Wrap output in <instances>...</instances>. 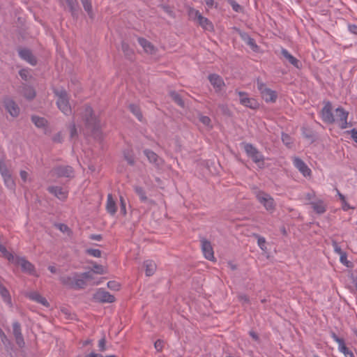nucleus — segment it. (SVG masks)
Segmentation results:
<instances>
[{
    "mask_svg": "<svg viewBox=\"0 0 357 357\" xmlns=\"http://www.w3.org/2000/svg\"><path fill=\"white\" fill-rule=\"evenodd\" d=\"M154 347L157 351H161L163 347V342L160 340L155 341Z\"/></svg>",
    "mask_w": 357,
    "mask_h": 357,
    "instance_id": "obj_51",
    "label": "nucleus"
},
{
    "mask_svg": "<svg viewBox=\"0 0 357 357\" xmlns=\"http://www.w3.org/2000/svg\"><path fill=\"white\" fill-rule=\"evenodd\" d=\"M257 88L263 99L266 102H275L277 98L276 93L274 91L268 88L265 84L259 80L257 81Z\"/></svg>",
    "mask_w": 357,
    "mask_h": 357,
    "instance_id": "obj_7",
    "label": "nucleus"
},
{
    "mask_svg": "<svg viewBox=\"0 0 357 357\" xmlns=\"http://www.w3.org/2000/svg\"><path fill=\"white\" fill-rule=\"evenodd\" d=\"M349 30L351 33L357 36V25H355V24L349 25Z\"/></svg>",
    "mask_w": 357,
    "mask_h": 357,
    "instance_id": "obj_53",
    "label": "nucleus"
},
{
    "mask_svg": "<svg viewBox=\"0 0 357 357\" xmlns=\"http://www.w3.org/2000/svg\"><path fill=\"white\" fill-rule=\"evenodd\" d=\"M56 174L60 176L70 177L73 174V170L71 167H59L55 169Z\"/></svg>",
    "mask_w": 357,
    "mask_h": 357,
    "instance_id": "obj_26",
    "label": "nucleus"
},
{
    "mask_svg": "<svg viewBox=\"0 0 357 357\" xmlns=\"http://www.w3.org/2000/svg\"><path fill=\"white\" fill-rule=\"evenodd\" d=\"M23 96L27 99H32L36 96L34 89L31 86H25L23 89Z\"/></svg>",
    "mask_w": 357,
    "mask_h": 357,
    "instance_id": "obj_33",
    "label": "nucleus"
},
{
    "mask_svg": "<svg viewBox=\"0 0 357 357\" xmlns=\"http://www.w3.org/2000/svg\"><path fill=\"white\" fill-rule=\"evenodd\" d=\"M86 357H103L101 354H96V353H91L89 355L86 356Z\"/></svg>",
    "mask_w": 357,
    "mask_h": 357,
    "instance_id": "obj_60",
    "label": "nucleus"
},
{
    "mask_svg": "<svg viewBox=\"0 0 357 357\" xmlns=\"http://www.w3.org/2000/svg\"><path fill=\"white\" fill-rule=\"evenodd\" d=\"M70 131L71 137H73L77 135V128L75 127V125L73 124L70 126Z\"/></svg>",
    "mask_w": 357,
    "mask_h": 357,
    "instance_id": "obj_54",
    "label": "nucleus"
},
{
    "mask_svg": "<svg viewBox=\"0 0 357 357\" xmlns=\"http://www.w3.org/2000/svg\"><path fill=\"white\" fill-rule=\"evenodd\" d=\"M84 10L87 13L90 18H93L94 15L92 10V5L91 0H80Z\"/></svg>",
    "mask_w": 357,
    "mask_h": 357,
    "instance_id": "obj_30",
    "label": "nucleus"
},
{
    "mask_svg": "<svg viewBox=\"0 0 357 357\" xmlns=\"http://www.w3.org/2000/svg\"><path fill=\"white\" fill-rule=\"evenodd\" d=\"M13 335L15 337L17 344L20 347H23L24 345V341L21 333L20 325L17 322H14L13 324Z\"/></svg>",
    "mask_w": 357,
    "mask_h": 357,
    "instance_id": "obj_20",
    "label": "nucleus"
},
{
    "mask_svg": "<svg viewBox=\"0 0 357 357\" xmlns=\"http://www.w3.org/2000/svg\"><path fill=\"white\" fill-rule=\"evenodd\" d=\"M258 201L270 212H273L275 208V203L273 197L264 192H258L256 195Z\"/></svg>",
    "mask_w": 357,
    "mask_h": 357,
    "instance_id": "obj_9",
    "label": "nucleus"
},
{
    "mask_svg": "<svg viewBox=\"0 0 357 357\" xmlns=\"http://www.w3.org/2000/svg\"><path fill=\"white\" fill-rule=\"evenodd\" d=\"M281 54L294 66L299 68L298 60L292 56L286 49L281 50Z\"/></svg>",
    "mask_w": 357,
    "mask_h": 357,
    "instance_id": "obj_24",
    "label": "nucleus"
},
{
    "mask_svg": "<svg viewBox=\"0 0 357 357\" xmlns=\"http://www.w3.org/2000/svg\"><path fill=\"white\" fill-rule=\"evenodd\" d=\"M239 298L243 302H247L248 301V298L245 295H241L239 296Z\"/></svg>",
    "mask_w": 357,
    "mask_h": 357,
    "instance_id": "obj_62",
    "label": "nucleus"
},
{
    "mask_svg": "<svg viewBox=\"0 0 357 357\" xmlns=\"http://www.w3.org/2000/svg\"><path fill=\"white\" fill-rule=\"evenodd\" d=\"M314 211L319 214H322L326 211V205L324 201L317 199L310 202Z\"/></svg>",
    "mask_w": 357,
    "mask_h": 357,
    "instance_id": "obj_25",
    "label": "nucleus"
},
{
    "mask_svg": "<svg viewBox=\"0 0 357 357\" xmlns=\"http://www.w3.org/2000/svg\"><path fill=\"white\" fill-rule=\"evenodd\" d=\"M107 287L112 290H119L120 285L115 281H109L107 282Z\"/></svg>",
    "mask_w": 357,
    "mask_h": 357,
    "instance_id": "obj_43",
    "label": "nucleus"
},
{
    "mask_svg": "<svg viewBox=\"0 0 357 357\" xmlns=\"http://www.w3.org/2000/svg\"><path fill=\"white\" fill-rule=\"evenodd\" d=\"M125 158L129 164L132 165L134 163V158L132 155L125 153Z\"/></svg>",
    "mask_w": 357,
    "mask_h": 357,
    "instance_id": "obj_56",
    "label": "nucleus"
},
{
    "mask_svg": "<svg viewBox=\"0 0 357 357\" xmlns=\"http://www.w3.org/2000/svg\"><path fill=\"white\" fill-rule=\"evenodd\" d=\"M331 337L338 344L339 351L343 354L345 357H355L353 352L346 347L343 339L340 338L335 333H333Z\"/></svg>",
    "mask_w": 357,
    "mask_h": 357,
    "instance_id": "obj_14",
    "label": "nucleus"
},
{
    "mask_svg": "<svg viewBox=\"0 0 357 357\" xmlns=\"http://www.w3.org/2000/svg\"><path fill=\"white\" fill-rule=\"evenodd\" d=\"M206 6L208 8H211L214 6L215 3L213 0H204Z\"/></svg>",
    "mask_w": 357,
    "mask_h": 357,
    "instance_id": "obj_58",
    "label": "nucleus"
},
{
    "mask_svg": "<svg viewBox=\"0 0 357 357\" xmlns=\"http://www.w3.org/2000/svg\"><path fill=\"white\" fill-rule=\"evenodd\" d=\"M48 191L61 200H64L68 196V190L61 186H50Z\"/></svg>",
    "mask_w": 357,
    "mask_h": 357,
    "instance_id": "obj_16",
    "label": "nucleus"
},
{
    "mask_svg": "<svg viewBox=\"0 0 357 357\" xmlns=\"http://www.w3.org/2000/svg\"><path fill=\"white\" fill-rule=\"evenodd\" d=\"M48 269H49V271H50L51 273H56V268H55L54 266H50L48 267Z\"/></svg>",
    "mask_w": 357,
    "mask_h": 357,
    "instance_id": "obj_64",
    "label": "nucleus"
},
{
    "mask_svg": "<svg viewBox=\"0 0 357 357\" xmlns=\"http://www.w3.org/2000/svg\"><path fill=\"white\" fill-rule=\"evenodd\" d=\"M321 120L328 124L337 123L341 129L349 127V112L342 107H337L333 112L332 103L330 101L324 102V105L320 111Z\"/></svg>",
    "mask_w": 357,
    "mask_h": 357,
    "instance_id": "obj_1",
    "label": "nucleus"
},
{
    "mask_svg": "<svg viewBox=\"0 0 357 357\" xmlns=\"http://www.w3.org/2000/svg\"><path fill=\"white\" fill-rule=\"evenodd\" d=\"M241 37L243 39V40L250 46V47L253 50L254 52H258L259 51V47L256 44L255 41L253 38L250 37L247 33H241Z\"/></svg>",
    "mask_w": 357,
    "mask_h": 357,
    "instance_id": "obj_23",
    "label": "nucleus"
},
{
    "mask_svg": "<svg viewBox=\"0 0 357 357\" xmlns=\"http://www.w3.org/2000/svg\"><path fill=\"white\" fill-rule=\"evenodd\" d=\"M0 174L3 179L5 185L8 189L13 190L15 188V183L4 162L1 160H0Z\"/></svg>",
    "mask_w": 357,
    "mask_h": 357,
    "instance_id": "obj_5",
    "label": "nucleus"
},
{
    "mask_svg": "<svg viewBox=\"0 0 357 357\" xmlns=\"http://www.w3.org/2000/svg\"><path fill=\"white\" fill-rule=\"evenodd\" d=\"M94 273L102 275L107 273V269L102 265L95 264L93 266L92 271Z\"/></svg>",
    "mask_w": 357,
    "mask_h": 357,
    "instance_id": "obj_37",
    "label": "nucleus"
},
{
    "mask_svg": "<svg viewBox=\"0 0 357 357\" xmlns=\"http://www.w3.org/2000/svg\"><path fill=\"white\" fill-rule=\"evenodd\" d=\"M0 252L1 255L6 258L10 262H13L16 256L13 255L12 253H10L6 248L4 245L0 243Z\"/></svg>",
    "mask_w": 357,
    "mask_h": 357,
    "instance_id": "obj_32",
    "label": "nucleus"
},
{
    "mask_svg": "<svg viewBox=\"0 0 357 357\" xmlns=\"http://www.w3.org/2000/svg\"><path fill=\"white\" fill-rule=\"evenodd\" d=\"M62 3H66L69 10L72 12L73 14L74 12L76 11L77 8V3L75 0H61Z\"/></svg>",
    "mask_w": 357,
    "mask_h": 357,
    "instance_id": "obj_34",
    "label": "nucleus"
},
{
    "mask_svg": "<svg viewBox=\"0 0 357 357\" xmlns=\"http://www.w3.org/2000/svg\"><path fill=\"white\" fill-rule=\"evenodd\" d=\"M230 5L231 6L234 10L239 12L241 10V6L234 0H229Z\"/></svg>",
    "mask_w": 357,
    "mask_h": 357,
    "instance_id": "obj_46",
    "label": "nucleus"
},
{
    "mask_svg": "<svg viewBox=\"0 0 357 357\" xmlns=\"http://www.w3.org/2000/svg\"><path fill=\"white\" fill-rule=\"evenodd\" d=\"M55 95L57 97L56 104L59 109L65 114L69 115L71 114V107L69 105L67 93L66 91L56 89L54 91Z\"/></svg>",
    "mask_w": 357,
    "mask_h": 357,
    "instance_id": "obj_4",
    "label": "nucleus"
},
{
    "mask_svg": "<svg viewBox=\"0 0 357 357\" xmlns=\"http://www.w3.org/2000/svg\"><path fill=\"white\" fill-rule=\"evenodd\" d=\"M333 247L335 252L339 255L340 256L345 252L342 250L340 246H339V245L336 242H333Z\"/></svg>",
    "mask_w": 357,
    "mask_h": 357,
    "instance_id": "obj_45",
    "label": "nucleus"
},
{
    "mask_svg": "<svg viewBox=\"0 0 357 357\" xmlns=\"http://www.w3.org/2000/svg\"><path fill=\"white\" fill-rule=\"evenodd\" d=\"M25 295L31 301L38 303L45 307L49 306V303L47 299L42 296L38 291L26 292Z\"/></svg>",
    "mask_w": 357,
    "mask_h": 357,
    "instance_id": "obj_19",
    "label": "nucleus"
},
{
    "mask_svg": "<svg viewBox=\"0 0 357 357\" xmlns=\"http://www.w3.org/2000/svg\"><path fill=\"white\" fill-rule=\"evenodd\" d=\"M200 122L208 128H211V119L206 116L200 115L199 118Z\"/></svg>",
    "mask_w": 357,
    "mask_h": 357,
    "instance_id": "obj_39",
    "label": "nucleus"
},
{
    "mask_svg": "<svg viewBox=\"0 0 357 357\" xmlns=\"http://www.w3.org/2000/svg\"><path fill=\"white\" fill-rule=\"evenodd\" d=\"M86 253L89 255H91L94 257H101V251L98 249H87Z\"/></svg>",
    "mask_w": 357,
    "mask_h": 357,
    "instance_id": "obj_40",
    "label": "nucleus"
},
{
    "mask_svg": "<svg viewBox=\"0 0 357 357\" xmlns=\"http://www.w3.org/2000/svg\"><path fill=\"white\" fill-rule=\"evenodd\" d=\"M84 273H89V277L86 279L87 281H91V284L93 285H98L102 282L101 280H95L93 278V273L91 271L85 272Z\"/></svg>",
    "mask_w": 357,
    "mask_h": 357,
    "instance_id": "obj_41",
    "label": "nucleus"
},
{
    "mask_svg": "<svg viewBox=\"0 0 357 357\" xmlns=\"http://www.w3.org/2000/svg\"><path fill=\"white\" fill-rule=\"evenodd\" d=\"M243 148L248 156L252 158L255 163L263 162L264 156L252 144H244Z\"/></svg>",
    "mask_w": 357,
    "mask_h": 357,
    "instance_id": "obj_10",
    "label": "nucleus"
},
{
    "mask_svg": "<svg viewBox=\"0 0 357 357\" xmlns=\"http://www.w3.org/2000/svg\"><path fill=\"white\" fill-rule=\"evenodd\" d=\"M170 96L172 97V98L180 106L183 107L184 105V102L182 100V98H181L180 95L178 94L176 92H171L170 93Z\"/></svg>",
    "mask_w": 357,
    "mask_h": 357,
    "instance_id": "obj_38",
    "label": "nucleus"
},
{
    "mask_svg": "<svg viewBox=\"0 0 357 357\" xmlns=\"http://www.w3.org/2000/svg\"><path fill=\"white\" fill-rule=\"evenodd\" d=\"M349 132L351 135L352 139L357 143V130L355 129H352Z\"/></svg>",
    "mask_w": 357,
    "mask_h": 357,
    "instance_id": "obj_55",
    "label": "nucleus"
},
{
    "mask_svg": "<svg viewBox=\"0 0 357 357\" xmlns=\"http://www.w3.org/2000/svg\"><path fill=\"white\" fill-rule=\"evenodd\" d=\"M3 105L6 110L13 117H16L20 114V107L17 105L10 98H5L3 100Z\"/></svg>",
    "mask_w": 357,
    "mask_h": 357,
    "instance_id": "obj_13",
    "label": "nucleus"
},
{
    "mask_svg": "<svg viewBox=\"0 0 357 357\" xmlns=\"http://www.w3.org/2000/svg\"><path fill=\"white\" fill-rule=\"evenodd\" d=\"M33 123L37 126L38 128H43L46 126L47 121L43 117H40L38 116H33L32 118Z\"/></svg>",
    "mask_w": 357,
    "mask_h": 357,
    "instance_id": "obj_31",
    "label": "nucleus"
},
{
    "mask_svg": "<svg viewBox=\"0 0 357 357\" xmlns=\"http://www.w3.org/2000/svg\"><path fill=\"white\" fill-rule=\"evenodd\" d=\"M201 246L204 257L210 261H213L215 257L211 243L206 239H202L201 240Z\"/></svg>",
    "mask_w": 357,
    "mask_h": 357,
    "instance_id": "obj_15",
    "label": "nucleus"
},
{
    "mask_svg": "<svg viewBox=\"0 0 357 357\" xmlns=\"http://www.w3.org/2000/svg\"><path fill=\"white\" fill-rule=\"evenodd\" d=\"M120 202H121V209L120 212L122 215H125L126 214V202L123 197H120Z\"/></svg>",
    "mask_w": 357,
    "mask_h": 357,
    "instance_id": "obj_44",
    "label": "nucleus"
},
{
    "mask_svg": "<svg viewBox=\"0 0 357 357\" xmlns=\"http://www.w3.org/2000/svg\"><path fill=\"white\" fill-rule=\"evenodd\" d=\"M340 261L342 264L344 265H346L347 266H349V261L347 260V253L344 252L342 255L340 256Z\"/></svg>",
    "mask_w": 357,
    "mask_h": 357,
    "instance_id": "obj_47",
    "label": "nucleus"
},
{
    "mask_svg": "<svg viewBox=\"0 0 357 357\" xmlns=\"http://www.w3.org/2000/svg\"><path fill=\"white\" fill-rule=\"evenodd\" d=\"M282 139L284 144L289 146L291 144V138L287 134H282Z\"/></svg>",
    "mask_w": 357,
    "mask_h": 357,
    "instance_id": "obj_49",
    "label": "nucleus"
},
{
    "mask_svg": "<svg viewBox=\"0 0 357 357\" xmlns=\"http://www.w3.org/2000/svg\"><path fill=\"white\" fill-rule=\"evenodd\" d=\"M314 196H315V195H314V192H312L311 193H307L306 195V199H308V200H311L312 198L314 197Z\"/></svg>",
    "mask_w": 357,
    "mask_h": 357,
    "instance_id": "obj_61",
    "label": "nucleus"
},
{
    "mask_svg": "<svg viewBox=\"0 0 357 357\" xmlns=\"http://www.w3.org/2000/svg\"><path fill=\"white\" fill-rule=\"evenodd\" d=\"M62 138L61 134L58 133L56 135H55L53 138L54 142H61V139Z\"/></svg>",
    "mask_w": 357,
    "mask_h": 357,
    "instance_id": "obj_59",
    "label": "nucleus"
},
{
    "mask_svg": "<svg viewBox=\"0 0 357 357\" xmlns=\"http://www.w3.org/2000/svg\"><path fill=\"white\" fill-rule=\"evenodd\" d=\"M83 118L86 121V125L92 130L98 128L100 123L96 115L93 114V110L90 107H86L83 114Z\"/></svg>",
    "mask_w": 357,
    "mask_h": 357,
    "instance_id": "obj_6",
    "label": "nucleus"
},
{
    "mask_svg": "<svg viewBox=\"0 0 357 357\" xmlns=\"http://www.w3.org/2000/svg\"><path fill=\"white\" fill-rule=\"evenodd\" d=\"M211 84L213 86L216 91H222L225 86V83L222 77L216 74H212L208 76Z\"/></svg>",
    "mask_w": 357,
    "mask_h": 357,
    "instance_id": "obj_18",
    "label": "nucleus"
},
{
    "mask_svg": "<svg viewBox=\"0 0 357 357\" xmlns=\"http://www.w3.org/2000/svg\"><path fill=\"white\" fill-rule=\"evenodd\" d=\"M257 243L259 247L264 251L266 250V240L264 237L259 236L258 237Z\"/></svg>",
    "mask_w": 357,
    "mask_h": 357,
    "instance_id": "obj_42",
    "label": "nucleus"
},
{
    "mask_svg": "<svg viewBox=\"0 0 357 357\" xmlns=\"http://www.w3.org/2000/svg\"><path fill=\"white\" fill-rule=\"evenodd\" d=\"M21 178L26 182L28 179L29 174L26 171L22 170L20 173Z\"/></svg>",
    "mask_w": 357,
    "mask_h": 357,
    "instance_id": "obj_52",
    "label": "nucleus"
},
{
    "mask_svg": "<svg viewBox=\"0 0 357 357\" xmlns=\"http://www.w3.org/2000/svg\"><path fill=\"white\" fill-rule=\"evenodd\" d=\"M89 273H73L71 275L62 276L60 278L61 282L73 289H82L86 284V279Z\"/></svg>",
    "mask_w": 357,
    "mask_h": 357,
    "instance_id": "obj_2",
    "label": "nucleus"
},
{
    "mask_svg": "<svg viewBox=\"0 0 357 357\" xmlns=\"http://www.w3.org/2000/svg\"><path fill=\"white\" fill-rule=\"evenodd\" d=\"M294 165L298 170L303 174V176H309L311 174V169L300 158H295L294 159Z\"/></svg>",
    "mask_w": 357,
    "mask_h": 357,
    "instance_id": "obj_17",
    "label": "nucleus"
},
{
    "mask_svg": "<svg viewBox=\"0 0 357 357\" xmlns=\"http://www.w3.org/2000/svg\"><path fill=\"white\" fill-rule=\"evenodd\" d=\"M93 298L100 303H113L114 297L103 289H99L93 295Z\"/></svg>",
    "mask_w": 357,
    "mask_h": 357,
    "instance_id": "obj_11",
    "label": "nucleus"
},
{
    "mask_svg": "<svg viewBox=\"0 0 357 357\" xmlns=\"http://www.w3.org/2000/svg\"><path fill=\"white\" fill-rule=\"evenodd\" d=\"M106 209L111 215H114L116 212V206L115 201L112 198V195L109 194L107 195Z\"/></svg>",
    "mask_w": 357,
    "mask_h": 357,
    "instance_id": "obj_27",
    "label": "nucleus"
},
{
    "mask_svg": "<svg viewBox=\"0 0 357 357\" xmlns=\"http://www.w3.org/2000/svg\"><path fill=\"white\" fill-rule=\"evenodd\" d=\"M138 42L146 53L150 54L155 53V47L149 40L139 38Z\"/></svg>",
    "mask_w": 357,
    "mask_h": 357,
    "instance_id": "obj_22",
    "label": "nucleus"
},
{
    "mask_svg": "<svg viewBox=\"0 0 357 357\" xmlns=\"http://www.w3.org/2000/svg\"><path fill=\"white\" fill-rule=\"evenodd\" d=\"M98 347L100 351H105L106 349V341L105 338H102L98 342Z\"/></svg>",
    "mask_w": 357,
    "mask_h": 357,
    "instance_id": "obj_48",
    "label": "nucleus"
},
{
    "mask_svg": "<svg viewBox=\"0 0 357 357\" xmlns=\"http://www.w3.org/2000/svg\"><path fill=\"white\" fill-rule=\"evenodd\" d=\"M19 73L22 78L25 80H26L28 79V77L29 76V73L26 69L21 70Z\"/></svg>",
    "mask_w": 357,
    "mask_h": 357,
    "instance_id": "obj_50",
    "label": "nucleus"
},
{
    "mask_svg": "<svg viewBox=\"0 0 357 357\" xmlns=\"http://www.w3.org/2000/svg\"><path fill=\"white\" fill-rule=\"evenodd\" d=\"M250 335L255 340H258V336H257V335L255 333L251 331V332H250Z\"/></svg>",
    "mask_w": 357,
    "mask_h": 357,
    "instance_id": "obj_63",
    "label": "nucleus"
},
{
    "mask_svg": "<svg viewBox=\"0 0 357 357\" xmlns=\"http://www.w3.org/2000/svg\"><path fill=\"white\" fill-rule=\"evenodd\" d=\"M144 266L146 268V275L151 276L153 275L156 270V265L154 261L151 260H146L144 261Z\"/></svg>",
    "mask_w": 357,
    "mask_h": 357,
    "instance_id": "obj_28",
    "label": "nucleus"
},
{
    "mask_svg": "<svg viewBox=\"0 0 357 357\" xmlns=\"http://www.w3.org/2000/svg\"><path fill=\"white\" fill-rule=\"evenodd\" d=\"M12 264L21 266L23 271L35 276H38L33 265L24 257L16 256Z\"/></svg>",
    "mask_w": 357,
    "mask_h": 357,
    "instance_id": "obj_8",
    "label": "nucleus"
},
{
    "mask_svg": "<svg viewBox=\"0 0 357 357\" xmlns=\"http://www.w3.org/2000/svg\"><path fill=\"white\" fill-rule=\"evenodd\" d=\"M190 18L197 22L204 30L211 31L213 30L212 22L206 17L202 15L200 12L195 8L188 10Z\"/></svg>",
    "mask_w": 357,
    "mask_h": 357,
    "instance_id": "obj_3",
    "label": "nucleus"
},
{
    "mask_svg": "<svg viewBox=\"0 0 357 357\" xmlns=\"http://www.w3.org/2000/svg\"><path fill=\"white\" fill-rule=\"evenodd\" d=\"M19 55L20 56L29 63L32 66L36 64V60L30 50L27 49H20L19 50Z\"/></svg>",
    "mask_w": 357,
    "mask_h": 357,
    "instance_id": "obj_21",
    "label": "nucleus"
},
{
    "mask_svg": "<svg viewBox=\"0 0 357 357\" xmlns=\"http://www.w3.org/2000/svg\"><path fill=\"white\" fill-rule=\"evenodd\" d=\"M239 100L241 105L251 109H256L259 107L258 102L252 98H249L248 94L244 92H238Z\"/></svg>",
    "mask_w": 357,
    "mask_h": 357,
    "instance_id": "obj_12",
    "label": "nucleus"
},
{
    "mask_svg": "<svg viewBox=\"0 0 357 357\" xmlns=\"http://www.w3.org/2000/svg\"><path fill=\"white\" fill-rule=\"evenodd\" d=\"M0 337H1V340L3 342V344H6V342L8 341V340H7L6 335H5V333L3 332V331L1 329H0Z\"/></svg>",
    "mask_w": 357,
    "mask_h": 357,
    "instance_id": "obj_57",
    "label": "nucleus"
},
{
    "mask_svg": "<svg viewBox=\"0 0 357 357\" xmlns=\"http://www.w3.org/2000/svg\"><path fill=\"white\" fill-rule=\"evenodd\" d=\"M144 154L146 155V156L147 157V158L150 162H152L157 165H158L160 164V160L158 158V156L157 155V154L155 153L154 152L149 151V150H145Z\"/></svg>",
    "mask_w": 357,
    "mask_h": 357,
    "instance_id": "obj_29",
    "label": "nucleus"
},
{
    "mask_svg": "<svg viewBox=\"0 0 357 357\" xmlns=\"http://www.w3.org/2000/svg\"><path fill=\"white\" fill-rule=\"evenodd\" d=\"M135 191L137 193V195L139 196L140 200L142 202H145L148 200L147 197L146 195V192L144 190L140 187V186H135Z\"/></svg>",
    "mask_w": 357,
    "mask_h": 357,
    "instance_id": "obj_35",
    "label": "nucleus"
},
{
    "mask_svg": "<svg viewBox=\"0 0 357 357\" xmlns=\"http://www.w3.org/2000/svg\"><path fill=\"white\" fill-rule=\"evenodd\" d=\"M130 109L133 114L138 119L139 121H142V114L139 107L135 105H130Z\"/></svg>",
    "mask_w": 357,
    "mask_h": 357,
    "instance_id": "obj_36",
    "label": "nucleus"
}]
</instances>
